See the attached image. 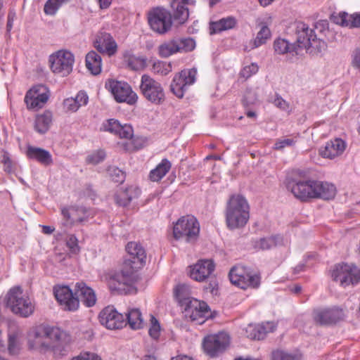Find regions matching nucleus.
<instances>
[{
  "label": "nucleus",
  "mask_w": 360,
  "mask_h": 360,
  "mask_svg": "<svg viewBox=\"0 0 360 360\" xmlns=\"http://www.w3.org/2000/svg\"><path fill=\"white\" fill-rule=\"evenodd\" d=\"M68 341L69 337L64 330L44 324L32 327L27 334L29 349L39 353L59 350Z\"/></svg>",
  "instance_id": "nucleus-1"
},
{
  "label": "nucleus",
  "mask_w": 360,
  "mask_h": 360,
  "mask_svg": "<svg viewBox=\"0 0 360 360\" xmlns=\"http://www.w3.org/2000/svg\"><path fill=\"white\" fill-rule=\"evenodd\" d=\"M250 218V206L247 200L240 195L230 197L226 207V223L233 230L245 226Z\"/></svg>",
  "instance_id": "nucleus-2"
},
{
  "label": "nucleus",
  "mask_w": 360,
  "mask_h": 360,
  "mask_svg": "<svg viewBox=\"0 0 360 360\" xmlns=\"http://www.w3.org/2000/svg\"><path fill=\"white\" fill-rule=\"evenodd\" d=\"M297 39L296 48L300 49V56L303 55L304 51L311 55H316L325 51L326 43L317 37L314 30L303 22H298L296 24Z\"/></svg>",
  "instance_id": "nucleus-3"
},
{
  "label": "nucleus",
  "mask_w": 360,
  "mask_h": 360,
  "mask_svg": "<svg viewBox=\"0 0 360 360\" xmlns=\"http://www.w3.org/2000/svg\"><path fill=\"white\" fill-rule=\"evenodd\" d=\"M6 300L7 307L15 314L27 318L34 313V303L19 286H15L9 290Z\"/></svg>",
  "instance_id": "nucleus-4"
},
{
  "label": "nucleus",
  "mask_w": 360,
  "mask_h": 360,
  "mask_svg": "<svg viewBox=\"0 0 360 360\" xmlns=\"http://www.w3.org/2000/svg\"><path fill=\"white\" fill-rule=\"evenodd\" d=\"M133 268L120 271L110 270L101 276L111 291L127 293L134 284Z\"/></svg>",
  "instance_id": "nucleus-5"
},
{
  "label": "nucleus",
  "mask_w": 360,
  "mask_h": 360,
  "mask_svg": "<svg viewBox=\"0 0 360 360\" xmlns=\"http://www.w3.org/2000/svg\"><path fill=\"white\" fill-rule=\"evenodd\" d=\"M199 233V222L192 215L181 217L173 226V236L177 240L193 243L197 240Z\"/></svg>",
  "instance_id": "nucleus-6"
},
{
  "label": "nucleus",
  "mask_w": 360,
  "mask_h": 360,
  "mask_svg": "<svg viewBox=\"0 0 360 360\" xmlns=\"http://www.w3.org/2000/svg\"><path fill=\"white\" fill-rule=\"evenodd\" d=\"M49 63L52 72L61 77H67L72 71L75 56L71 51L60 49L49 56Z\"/></svg>",
  "instance_id": "nucleus-7"
},
{
  "label": "nucleus",
  "mask_w": 360,
  "mask_h": 360,
  "mask_svg": "<svg viewBox=\"0 0 360 360\" xmlns=\"http://www.w3.org/2000/svg\"><path fill=\"white\" fill-rule=\"evenodd\" d=\"M231 282L242 289L257 288L260 285V276L243 266H236L229 272Z\"/></svg>",
  "instance_id": "nucleus-8"
},
{
  "label": "nucleus",
  "mask_w": 360,
  "mask_h": 360,
  "mask_svg": "<svg viewBox=\"0 0 360 360\" xmlns=\"http://www.w3.org/2000/svg\"><path fill=\"white\" fill-rule=\"evenodd\" d=\"M140 91L143 97L155 105H160L165 100L162 84L148 75L141 76Z\"/></svg>",
  "instance_id": "nucleus-9"
},
{
  "label": "nucleus",
  "mask_w": 360,
  "mask_h": 360,
  "mask_svg": "<svg viewBox=\"0 0 360 360\" xmlns=\"http://www.w3.org/2000/svg\"><path fill=\"white\" fill-rule=\"evenodd\" d=\"M331 276L341 286L346 287L356 285L359 282L360 270L353 264H338L333 269Z\"/></svg>",
  "instance_id": "nucleus-10"
},
{
  "label": "nucleus",
  "mask_w": 360,
  "mask_h": 360,
  "mask_svg": "<svg viewBox=\"0 0 360 360\" xmlns=\"http://www.w3.org/2000/svg\"><path fill=\"white\" fill-rule=\"evenodd\" d=\"M105 86L118 103L134 105L137 102V94L132 90L131 86L125 82L110 80L105 84Z\"/></svg>",
  "instance_id": "nucleus-11"
},
{
  "label": "nucleus",
  "mask_w": 360,
  "mask_h": 360,
  "mask_svg": "<svg viewBox=\"0 0 360 360\" xmlns=\"http://www.w3.org/2000/svg\"><path fill=\"white\" fill-rule=\"evenodd\" d=\"M181 307L185 317L190 321L202 324L210 316V309L205 302L193 298Z\"/></svg>",
  "instance_id": "nucleus-12"
},
{
  "label": "nucleus",
  "mask_w": 360,
  "mask_h": 360,
  "mask_svg": "<svg viewBox=\"0 0 360 360\" xmlns=\"http://www.w3.org/2000/svg\"><path fill=\"white\" fill-rule=\"evenodd\" d=\"M197 70L185 69L176 74L170 85L172 92L178 98H182L188 87L196 81Z\"/></svg>",
  "instance_id": "nucleus-13"
},
{
  "label": "nucleus",
  "mask_w": 360,
  "mask_h": 360,
  "mask_svg": "<svg viewBox=\"0 0 360 360\" xmlns=\"http://www.w3.org/2000/svg\"><path fill=\"white\" fill-rule=\"evenodd\" d=\"M195 46V41L191 38L174 39L160 44L158 53L162 58H167L178 52L191 51Z\"/></svg>",
  "instance_id": "nucleus-14"
},
{
  "label": "nucleus",
  "mask_w": 360,
  "mask_h": 360,
  "mask_svg": "<svg viewBox=\"0 0 360 360\" xmlns=\"http://www.w3.org/2000/svg\"><path fill=\"white\" fill-rule=\"evenodd\" d=\"M230 342L229 335L225 332L206 336L202 342L205 352L210 356L222 353L228 347Z\"/></svg>",
  "instance_id": "nucleus-15"
},
{
  "label": "nucleus",
  "mask_w": 360,
  "mask_h": 360,
  "mask_svg": "<svg viewBox=\"0 0 360 360\" xmlns=\"http://www.w3.org/2000/svg\"><path fill=\"white\" fill-rule=\"evenodd\" d=\"M314 179H292L288 181L287 188L297 199L306 202L314 198Z\"/></svg>",
  "instance_id": "nucleus-16"
},
{
  "label": "nucleus",
  "mask_w": 360,
  "mask_h": 360,
  "mask_svg": "<svg viewBox=\"0 0 360 360\" xmlns=\"http://www.w3.org/2000/svg\"><path fill=\"white\" fill-rule=\"evenodd\" d=\"M148 23L155 32L165 33L172 26L171 15L165 9L155 8L149 13Z\"/></svg>",
  "instance_id": "nucleus-17"
},
{
  "label": "nucleus",
  "mask_w": 360,
  "mask_h": 360,
  "mask_svg": "<svg viewBox=\"0 0 360 360\" xmlns=\"http://www.w3.org/2000/svg\"><path fill=\"white\" fill-rule=\"evenodd\" d=\"M56 299L67 311H76L79 307V300L75 297L72 290L66 285L56 286L53 288Z\"/></svg>",
  "instance_id": "nucleus-18"
},
{
  "label": "nucleus",
  "mask_w": 360,
  "mask_h": 360,
  "mask_svg": "<svg viewBox=\"0 0 360 360\" xmlns=\"http://www.w3.org/2000/svg\"><path fill=\"white\" fill-rule=\"evenodd\" d=\"M49 97L48 89L44 85H37L27 92L25 102L28 109H39L47 102Z\"/></svg>",
  "instance_id": "nucleus-19"
},
{
  "label": "nucleus",
  "mask_w": 360,
  "mask_h": 360,
  "mask_svg": "<svg viewBox=\"0 0 360 360\" xmlns=\"http://www.w3.org/2000/svg\"><path fill=\"white\" fill-rule=\"evenodd\" d=\"M101 325L110 330L122 328L127 322L124 316L118 313L112 307H107L99 314Z\"/></svg>",
  "instance_id": "nucleus-20"
},
{
  "label": "nucleus",
  "mask_w": 360,
  "mask_h": 360,
  "mask_svg": "<svg viewBox=\"0 0 360 360\" xmlns=\"http://www.w3.org/2000/svg\"><path fill=\"white\" fill-rule=\"evenodd\" d=\"M346 315L345 309L339 307L317 309L314 311V320L320 324H331L342 320Z\"/></svg>",
  "instance_id": "nucleus-21"
},
{
  "label": "nucleus",
  "mask_w": 360,
  "mask_h": 360,
  "mask_svg": "<svg viewBox=\"0 0 360 360\" xmlns=\"http://www.w3.org/2000/svg\"><path fill=\"white\" fill-rule=\"evenodd\" d=\"M5 324L8 333V350L11 354H16L21 349L22 331L14 320L8 319Z\"/></svg>",
  "instance_id": "nucleus-22"
},
{
  "label": "nucleus",
  "mask_w": 360,
  "mask_h": 360,
  "mask_svg": "<svg viewBox=\"0 0 360 360\" xmlns=\"http://www.w3.org/2000/svg\"><path fill=\"white\" fill-rule=\"evenodd\" d=\"M276 324L273 321H267L262 324H249L245 328V335L251 340H262L267 333L273 332Z\"/></svg>",
  "instance_id": "nucleus-23"
},
{
  "label": "nucleus",
  "mask_w": 360,
  "mask_h": 360,
  "mask_svg": "<svg viewBox=\"0 0 360 360\" xmlns=\"http://www.w3.org/2000/svg\"><path fill=\"white\" fill-rule=\"evenodd\" d=\"M94 46L101 53L112 56L117 51V45L113 37L108 33H100L94 42Z\"/></svg>",
  "instance_id": "nucleus-24"
},
{
  "label": "nucleus",
  "mask_w": 360,
  "mask_h": 360,
  "mask_svg": "<svg viewBox=\"0 0 360 360\" xmlns=\"http://www.w3.org/2000/svg\"><path fill=\"white\" fill-rule=\"evenodd\" d=\"M214 265L210 259L200 260L198 263L191 266L190 276L197 281H203L212 273Z\"/></svg>",
  "instance_id": "nucleus-25"
},
{
  "label": "nucleus",
  "mask_w": 360,
  "mask_h": 360,
  "mask_svg": "<svg viewBox=\"0 0 360 360\" xmlns=\"http://www.w3.org/2000/svg\"><path fill=\"white\" fill-rule=\"evenodd\" d=\"M75 293L86 307H91L96 303L95 291L84 282H78L75 285Z\"/></svg>",
  "instance_id": "nucleus-26"
},
{
  "label": "nucleus",
  "mask_w": 360,
  "mask_h": 360,
  "mask_svg": "<svg viewBox=\"0 0 360 360\" xmlns=\"http://www.w3.org/2000/svg\"><path fill=\"white\" fill-rule=\"evenodd\" d=\"M346 148L345 142L341 139L330 141L319 150L320 155L324 158L333 159L341 155Z\"/></svg>",
  "instance_id": "nucleus-27"
},
{
  "label": "nucleus",
  "mask_w": 360,
  "mask_h": 360,
  "mask_svg": "<svg viewBox=\"0 0 360 360\" xmlns=\"http://www.w3.org/2000/svg\"><path fill=\"white\" fill-rule=\"evenodd\" d=\"M140 193V189L136 186H130L125 189L120 188L115 194V201L118 205L125 207L136 199Z\"/></svg>",
  "instance_id": "nucleus-28"
},
{
  "label": "nucleus",
  "mask_w": 360,
  "mask_h": 360,
  "mask_svg": "<svg viewBox=\"0 0 360 360\" xmlns=\"http://www.w3.org/2000/svg\"><path fill=\"white\" fill-rule=\"evenodd\" d=\"M274 50L276 54H286L292 60L294 57L300 56V49L296 48L295 44H290L288 40L282 38H278L274 41Z\"/></svg>",
  "instance_id": "nucleus-29"
},
{
  "label": "nucleus",
  "mask_w": 360,
  "mask_h": 360,
  "mask_svg": "<svg viewBox=\"0 0 360 360\" xmlns=\"http://www.w3.org/2000/svg\"><path fill=\"white\" fill-rule=\"evenodd\" d=\"M314 198L330 200L335 195L336 188L332 184L314 180Z\"/></svg>",
  "instance_id": "nucleus-30"
},
{
  "label": "nucleus",
  "mask_w": 360,
  "mask_h": 360,
  "mask_svg": "<svg viewBox=\"0 0 360 360\" xmlns=\"http://www.w3.org/2000/svg\"><path fill=\"white\" fill-rule=\"evenodd\" d=\"M195 0H173L171 6L173 9L174 18L180 24L184 23L188 18L189 13L186 5L191 4Z\"/></svg>",
  "instance_id": "nucleus-31"
},
{
  "label": "nucleus",
  "mask_w": 360,
  "mask_h": 360,
  "mask_svg": "<svg viewBox=\"0 0 360 360\" xmlns=\"http://www.w3.org/2000/svg\"><path fill=\"white\" fill-rule=\"evenodd\" d=\"M53 122V113L45 110L35 116L34 129L39 134H46L51 127Z\"/></svg>",
  "instance_id": "nucleus-32"
},
{
  "label": "nucleus",
  "mask_w": 360,
  "mask_h": 360,
  "mask_svg": "<svg viewBox=\"0 0 360 360\" xmlns=\"http://www.w3.org/2000/svg\"><path fill=\"white\" fill-rule=\"evenodd\" d=\"M26 155L30 159L36 160L44 166L51 165L53 163L51 154L46 150L29 146H27Z\"/></svg>",
  "instance_id": "nucleus-33"
},
{
  "label": "nucleus",
  "mask_w": 360,
  "mask_h": 360,
  "mask_svg": "<svg viewBox=\"0 0 360 360\" xmlns=\"http://www.w3.org/2000/svg\"><path fill=\"white\" fill-rule=\"evenodd\" d=\"M126 250L131 257L129 260L131 263L141 266L145 262L146 252L140 244L136 242H129L126 246Z\"/></svg>",
  "instance_id": "nucleus-34"
},
{
  "label": "nucleus",
  "mask_w": 360,
  "mask_h": 360,
  "mask_svg": "<svg viewBox=\"0 0 360 360\" xmlns=\"http://www.w3.org/2000/svg\"><path fill=\"white\" fill-rule=\"evenodd\" d=\"M333 20L335 24L349 27H360V13L349 15L346 12H340L337 15H333Z\"/></svg>",
  "instance_id": "nucleus-35"
},
{
  "label": "nucleus",
  "mask_w": 360,
  "mask_h": 360,
  "mask_svg": "<svg viewBox=\"0 0 360 360\" xmlns=\"http://www.w3.org/2000/svg\"><path fill=\"white\" fill-rule=\"evenodd\" d=\"M86 66L91 74L94 75L100 74L102 68L101 56L94 51L89 52L86 56Z\"/></svg>",
  "instance_id": "nucleus-36"
},
{
  "label": "nucleus",
  "mask_w": 360,
  "mask_h": 360,
  "mask_svg": "<svg viewBox=\"0 0 360 360\" xmlns=\"http://www.w3.org/2000/svg\"><path fill=\"white\" fill-rule=\"evenodd\" d=\"M270 37L271 31L269 28L266 25H262L260 30L257 32L255 39L250 41L249 44L245 46V50L250 51L266 44Z\"/></svg>",
  "instance_id": "nucleus-37"
},
{
  "label": "nucleus",
  "mask_w": 360,
  "mask_h": 360,
  "mask_svg": "<svg viewBox=\"0 0 360 360\" xmlns=\"http://www.w3.org/2000/svg\"><path fill=\"white\" fill-rule=\"evenodd\" d=\"M126 322L131 328L138 330L143 327L144 323L142 314L139 309H129L125 315Z\"/></svg>",
  "instance_id": "nucleus-38"
},
{
  "label": "nucleus",
  "mask_w": 360,
  "mask_h": 360,
  "mask_svg": "<svg viewBox=\"0 0 360 360\" xmlns=\"http://www.w3.org/2000/svg\"><path fill=\"white\" fill-rule=\"evenodd\" d=\"M171 167L172 164L167 159L162 160L156 167L150 171L149 174L150 179L153 181H159L169 171Z\"/></svg>",
  "instance_id": "nucleus-39"
},
{
  "label": "nucleus",
  "mask_w": 360,
  "mask_h": 360,
  "mask_svg": "<svg viewBox=\"0 0 360 360\" xmlns=\"http://www.w3.org/2000/svg\"><path fill=\"white\" fill-rule=\"evenodd\" d=\"M283 238L280 235L262 238L255 243V247L261 250H269L278 245H283Z\"/></svg>",
  "instance_id": "nucleus-40"
},
{
  "label": "nucleus",
  "mask_w": 360,
  "mask_h": 360,
  "mask_svg": "<svg viewBox=\"0 0 360 360\" xmlns=\"http://www.w3.org/2000/svg\"><path fill=\"white\" fill-rule=\"evenodd\" d=\"M272 360H302L303 355L297 349L292 351L276 350L272 352Z\"/></svg>",
  "instance_id": "nucleus-41"
},
{
  "label": "nucleus",
  "mask_w": 360,
  "mask_h": 360,
  "mask_svg": "<svg viewBox=\"0 0 360 360\" xmlns=\"http://www.w3.org/2000/svg\"><path fill=\"white\" fill-rule=\"evenodd\" d=\"M236 24V20L232 17L222 18L219 21L212 22L210 25V33L214 34L223 30L231 29Z\"/></svg>",
  "instance_id": "nucleus-42"
},
{
  "label": "nucleus",
  "mask_w": 360,
  "mask_h": 360,
  "mask_svg": "<svg viewBox=\"0 0 360 360\" xmlns=\"http://www.w3.org/2000/svg\"><path fill=\"white\" fill-rule=\"evenodd\" d=\"M191 289L189 285L186 284H179L175 288V295L181 307H184L186 302L193 299L190 297Z\"/></svg>",
  "instance_id": "nucleus-43"
},
{
  "label": "nucleus",
  "mask_w": 360,
  "mask_h": 360,
  "mask_svg": "<svg viewBox=\"0 0 360 360\" xmlns=\"http://www.w3.org/2000/svg\"><path fill=\"white\" fill-rule=\"evenodd\" d=\"M62 219L60 220V226L69 229L75 226V219H73L74 212L71 211L70 207H63L60 209Z\"/></svg>",
  "instance_id": "nucleus-44"
},
{
  "label": "nucleus",
  "mask_w": 360,
  "mask_h": 360,
  "mask_svg": "<svg viewBox=\"0 0 360 360\" xmlns=\"http://www.w3.org/2000/svg\"><path fill=\"white\" fill-rule=\"evenodd\" d=\"M70 0H48L44 8V11L46 15H55L60 7Z\"/></svg>",
  "instance_id": "nucleus-45"
},
{
  "label": "nucleus",
  "mask_w": 360,
  "mask_h": 360,
  "mask_svg": "<svg viewBox=\"0 0 360 360\" xmlns=\"http://www.w3.org/2000/svg\"><path fill=\"white\" fill-rule=\"evenodd\" d=\"M172 70V64L165 61H155L152 66V71L160 75H167Z\"/></svg>",
  "instance_id": "nucleus-46"
},
{
  "label": "nucleus",
  "mask_w": 360,
  "mask_h": 360,
  "mask_svg": "<svg viewBox=\"0 0 360 360\" xmlns=\"http://www.w3.org/2000/svg\"><path fill=\"white\" fill-rule=\"evenodd\" d=\"M161 326L159 321L153 315L150 316V326L148 329V334L153 340H158L161 335Z\"/></svg>",
  "instance_id": "nucleus-47"
},
{
  "label": "nucleus",
  "mask_w": 360,
  "mask_h": 360,
  "mask_svg": "<svg viewBox=\"0 0 360 360\" xmlns=\"http://www.w3.org/2000/svg\"><path fill=\"white\" fill-rule=\"evenodd\" d=\"M259 70V66L256 63H252L245 65L240 70L239 75L244 79H248L252 75L257 74Z\"/></svg>",
  "instance_id": "nucleus-48"
},
{
  "label": "nucleus",
  "mask_w": 360,
  "mask_h": 360,
  "mask_svg": "<svg viewBox=\"0 0 360 360\" xmlns=\"http://www.w3.org/2000/svg\"><path fill=\"white\" fill-rule=\"evenodd\" d=\"M108 173L110 179L116 183H122L125 179V174L123 171L116 167H110L108 169Z\"/></svg>",
  "instance_id": "nucleus-49"
},
{
  "label": "nucleus",
  "mask_w": 360,
  "mask_h": 360,
  "mask_svg": "<svg viewBox=\"0 0 360 360\" xmlns=\"http://www.w3.org/2000/svg\"><path fill=\"white\" fill-rule=\"evenodd\" d=\"M105 152L103 150H97L90 153L87 158L86 161L93 165H97L104 160L105 158Z\"/></svg>",
  "instance_id": "nucleus-50"
},
{
  "label": "nucleus",
  "mask_w": 360,
  "mask_h": 360,
  "mask_svg": "<svg viewBox=\"0 0 360 360\" xmlns=\"http://www.w3.org/2000/svg\"><path fill=\"white\" fill-rule=\"evenodd\" d=\"M296 141L297 140L294 138L280 139L276 141L274 148L276 150H281L286 147L294 146Z\"/></svg>",
  "instance_id": "nucleus-51"
},
{
  "label": "nucleus",
  "mask_w": 360,
  "mask_h": 360,
  "mask_svg": "<svg viewBox=\"0 0 360 360\" xmlns=\"http://www.w3.org/2000/svg\"><path fill=\"white\" fill-rule=\"evenodd\" d=\"M122 139H130L133 136V129L131 125L124 124H121L120 127L115 134Z\"/></svg>",
  "instance_id": "nucleus-52"
},
{
  "label": "nucleus",
  "mask_w": 360,
  "mask_h": 360,
  "mask_svg": "<svg viewBox=\"0 0 360 360\" xmlns=\"http://www.w3.org/2000/svg\"><path fill=\"white\" fill-rule=\"evenodd\" d=\"M66 245L72 253L79 252L80 248L78 244V239L74 234H69L66 238Z\"/></svg>",
  "instance_id": "nucleus-53"
},
{
  "label": "nucleus",
  "mask_w": 360,
  "mask_h": 360,
  "mask_svg": "<svg viewBox=\"0 0 360 360\" xmlns=\"http://www.w3.org/2000/svg\"><path fill=\"white\" fill-rule=\"evenodd\" d=\"M129 65L135 70H142L146 65V58L144 57H131Z\"/></svg>",
  "instance_id": "nucleus-54"
},
{
  "label": "nucleus",
  "mask_w": 360,
  "mask_h": 360,
  "mask_svg": "<svg viewBox=\"0 0 360 360\" xmlns=\"http://www.w3.org/2000/svg\"><path fill=\"white\" fill-rule=\"evenodd\" d=\"M120 126L121 124L119 121L114 119H110L103 124V129L105 131H109L115 134Z\"/></svg>",
  "instance_id": "nucleus-55"
},
{
  "label": "nucleus",
  "mask_w": 360,
  "mask_h": 360,
  "mask_svg": "<svg viewBox=\"0 0 360 360\" xmlns=\"http://www.w3.org/2000/svg\"><path fill=\"white\" fill-rule=\"evenodd\" d=\"M273 103L274 104L275 106H276L277 108H280L283 111L287 112L288 113H290L292 110L290 104L278 95H276V98L273 101Z\"/></svg>",
  "instance_id": "nucleus-56"
},
{
  "label": "nucleus",
  "mask_w": 360,
  "mask_h": 360,
  "mask_svg": "<svg viewBox=\"0 0 360 360\" xmlns=\"http://www.w3.org/2000/svg\"><path fill=\"white\" fill-rule=\"evenodd\" d=\"M73 100L75 101L76 105H78V108H79L87 105L89 101V96L86 92L80 91L77 93L75 98L73 97Z\"/></svg>",
  "instance_id": "nucleus-57"
},
{
  "label": "nucleus",
  "mask_w": 360,
  "mask_h": 360,
  "mask_svg": "<svg viewBox=\"0 0 360 360\" xmlns=\"http://www.w3.org/2000/svg\"><path fill=\"white\" fill-rule=\"evenodd\" d=\"M63 108L66 112H77L79 108L76 105L75 101L73 100V97H70L63 101Z\"/></svg>",
  "instance_id": "nucleus-58"
},
{
  "label": "nucleus",
  "mask_w": 360,
  "mask_h": 360,
  "mask_svg": "<svg viewBox=\"0 0 360 360\" xmlns=\"http://www.w3.org/2000/svg\"><path fill=\"white\" fill-rule=\"evenodd\" d=\"M351 65L360 70V46L355 49L351 55Z\"/></svg>",
  "instance_id": "nucleus-59"
},
{
  "label": "nucleus",
  "mask_w": 360,
  "mask_h": 360,
  "mask_svg": "<svg viewBox=\"0 0 360 360\" xmlns=\"http://www.w3.org/2000/svg\"><path fill=\"white\" fill-rule=\"evenodd\" d=\"M71 211L74 212V217L73 219H75V225L79 223H82L85 221V217H78L79 214H83L85 213V208L84 207H70Z\"/></svg>",
  "instance_id": "nucleus-60"
},
{
  "label": "nucleus",
  "mask_w": 360,
  "mask_h": 360,
  "mask_svg": "<svg viewBox=\"0 0 360 360\" xmlns=\"http://www.w3.org/2000/svg\"><path fill=\"white\" fill-rule=\"evenodd\" d=\"M71 360H101V359L94 353L85 352L72 358Z\"/></svg>",
  "instance_id": "nucleus-61"
},
{
  "label": "nucleus",
  "mask_w": 360,
  "mask_h": 360,
  "mask_svg": "<svg viewBox=\"0 0 360 360\" xmlns=\"http://www.w3.org/2000/svg\"><path fill=\"white\" fill-rule=\"evenodd\" d=\"M40 226L42 229V233L44 234L50 235L55 231V228L53 226L46 225H41Z\"/></svg>",
  "instance_id": "nucleus-62"
},
{
  "label": "nucleus",
  "mask_w": 360,
  "mask_h": 360,
  "mask_svg": "<svg viewBox=\"0 0 360 360\" xmlns=\"http://www.w3.org/2000/svg\"><path fill=\"white\" fill-rule=\"evenodd\" d=\"M101 8L105 9L110 6L112 0H97Z\"/></svg>",
  "instance_id": "nucleus-63"
},
{
  "label": "nucleus",
  "mask_w": 360,
  "mask_h": 360,
  "mask_svg": "<svg viewBox=\"0 0 360 360\" xmlns=\"http://www.w3.org/2000/svg\"><path fill=\"white\" fill-rule=\"evenodd\" d=\"M13 166H14V163L13 162L12 160H11L8 163H5L4 165V169L5 172H6L8 173H11L13 170Z\"/></svg>",
  "instance_id": "nucleus-64"
}]
</instances>
